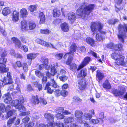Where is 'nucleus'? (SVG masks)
<instances>
[{
	"instance_id": "f257e3e1",
	"label": "nucleus",
	"mask_w": 127,
	"mask_h": 127,
	"mask_svg": "<svg viewBox=\"0 0 127 127\" xmlns=\"http://www.w3.org/2000/svg\"><path fill=\"white\" fill-rule=\"evenodd\" d=\"M103 26V24L99 21L92 22L91 23L90 28L92 31L99 32L96 33L95 36L96 39L98 41H100L104 39L106 32L102 30Z\"/></svg>"
},
{
	"instance_id": "f03ea898",
	"label": "nucleus",
	"mask_w": 127,
	"mask_h": 127,
	"mask_svg": "<svg viewBox=\"0 0 127 127\" xmlns=\"http://www.w3.org/2000/svg\"><path fill=\"white\" fill-rule=\"evenodd\" d=\"M94 8L93 4H90L87 5L85 3H83L77 10V13L79 16L84 18L86 15L90 13Z\"/></svg>"
},
{
	"instance_id": "7ed1b4c3",
	"label": "nucleus",
	"mask_w": 127,
	"mask_h": 127,
	"mask_svg": "<svg viewBox=\"0 0 127 127\" xmlns=\"http://www.w3.org/2000/svg\"><path fill=\"white\" fill-rule=\"evenodd\" d=\"M119 33L118 35V37L120 41L123 42L124 39L126 37L125 32H127V25L126 24H124L123 25H119Z\"/></svg>"
},
{
	"instance_id": "20e7f679",
	"label": "nucleus",
	"mask_w": 127,
	"mask_h": 127,
	"mask_svg": "<svg viewBox=\"0 0 127 127\" xmlns=\"http://www.w3.org/2000/svg\"><path fill=\"white\" fill-rule=\"evenodd\" d=\"M77 49V47L75 44L74 43H72L70 47V52L66 53L64 55V58H66L67 56H69L66 62V64L67 65H69L73 59L72 55H71L70 53H73L74 52H75Z\"/></svg>"
},
{
	"instance_id": "39448f33",
	"label": "nucleus",
	"mask_w": 127,
	"mask_h": 127,
	"mask_svg": "<svg viewBox=\"0 0 127 127\" xmlns=\"http://www.w3.org/2000/svg\"><path fill=\"white\" fill-rule=\"evenodd\" d=\"M11 104L12 106H15L16 108L18 109L20 112L25 111L26 110V109L23 105L22 103H20L18 100H12L11 103Z\"/></svg>"
},
{
	"instance_id": "423d86ee",
	"label": "nucleus",
	"mask_w": 127,
	"mask_h": 127,
	"mask_svg": "<svg viewBox=\"0 0 127 127\" xmlns=\"http://www.w3.org/2000/svg\"><path fill=\"white\" fill-rule=\"evenodd\" d=\"M126 92L125 89L124 87L119 86L118 89H115L112 91V93L115 96H120L123 95Z\"/></svg>"
},
{
	"instance_id": "0eeeda50",
	"label": "nucleus",
	"mask_w": 127,
	"mask_h": 127,
	"mask_svg": "<svg viewBox=\"0 0 127 127\" xmlns=\"http://www.w3.org/2000/svg\"><path fill=\"white\" fill-rule=\"evenodd\" d=\"M7 61V59L6 58H0V67L2 69H3L4 72H1L3 73L6 72L8 71V69L7 68H5V64L6 63Z\"/></svg>"
},
{
	"instance_id": "6e6552de",
	"label": "nucleus",
	"mask_w": 127,
	"mask_h": 127,
	"mask_svg": "<svg viewBox=\"0 0 127 127\" xmlns=\"http://www.w3.org/2000/svg\"><path fill=\"white\" fill-rule=\"evenodd\" d=\"M83 114V113L82 111L79 110L75 111L74 113L75 117L80 123H82L83 122L82 120Z\"/></svg>"
},
{
	"instance_id": "1a4fd4ad",
	"label": "nucleus",
	"mask_w": 127,
	"mask_h": 127,
	"mask_svg": "<svg viewBox=\"0 0 127 127\" xmlns=\"http://www.w3.org/2000/svg\"><path fill=\"white\" fill-rule=\"evenodd\" d=\"M91 59L89 57H87L85 58L84 61L82 62L81 64L78 67L77 70H79L84 67L87 64L90 62Z\"/></svg>"
},
{
	"instance_id": "9d476101",
	"label": "nucleus",
	"mask_w": 127,
	"mask_h": 127,
	"mask_svg": "<svg viewBox=\"0 0 127 127\" xmlns=\"http://www.w3.org/2000/svg\"><path fill=\"white\" fill-rule=\"evenodd\" d=\"M79 88L81 90H83L87 86L85 80L82 79L79 80L78 82Z\"/></svg>"
},
{
	"instance_id": "9b49d317",
	"label": "nucleus",
	"mask_w": 127,
	"mask_h": 127,
	"mask_svg": "<svg viewBox=\"0 0 127 127\" xmlns=\"http://www.w3.org/2000/svg\"><path fill=\"white\" fill-rule=\"evenodd\" d=\"M36 41L38 43L46 47H48L51 46L53 48H55L50 43H49L43 40L39 39H36Z\"/></svg>"
},
{
	"instance_id": "f8f14e48",
	"label": "nucleus",
	"mask_w": 127,
	"mask_h": 127,
	"mask_svg": "<svg viewBox=\"0 0 127 127\" xmlns=\"http://www.w3.org/2000/svg\"><path fill=\"white\" fill-rule=\"evenodd\" d=\"M12 83V79L4 77L3 81L0 80V86H3L5 85H7L8 84H11Z\"/></svg>"
},
{
	"instance_id": "ddd939ff",
	"label": "nucleus",
	"mask_w": 127,
	"mask_h": 127,
	"mask_svg": "<svg viewBox=\"0 0 127 127\" xmlns=\"http://www.w3.org/2000/svg\"><path fill=\"white\" fill-rule=\"evenodd\" d=\"M44 116L48 121L51 122H54V116L53 114L49 113H46L44 114Z\"/></svg>"
},
{
	"instance_id": "4468645a",
	"label": "nucleus",
	"mask_w": 127,
	"mask_h": 127,
	"mask_svg": "<svg viewBox=\"0 0 127 127\" xmlns=\"http://www.w3.org/2000/svg\"><path fill=\"white\" fill-rule=\"evenodd\" d=\"M30 101L33 105L38 104L39 102V101L37 95L32 96L30 100Z\"/></svg>"
},
{
	"instance_id": "2eb2a0df",
	"label": "nucleus",
	"mask_w": 127,
	"mask_h": 127,
	"mask_svg": "<svg viewBox=\"0 0 127 127\" xmlns=\"http://www.w3.org/2000/svg\"><path fill=\"white\" fill-rule=\"evenodd\" d=\"M38 55V53H31L28 54L27 55V59L30 61V65L31 63L32 60L34 59Z\"/></svg>"
},
{
	"instance_id": "dca6fc26",
	"label": "nucleus",
	"mask_w": 127,
	"mask_h": 127,
	"mask_svg": "<svg viewBox=\"0 0 127 127\" xmlns=\"http://www.w3.org/2000/svg\"><path fill=\"white\" fill-rule=\"evenodd\" d=\"M41 62L43 64L45 65V68L46 69H49L50 68V65L48 66V59L44 57H42L41 58Z\"/></svg>"
},
{
	"instance_id": "f3484780",
	"label": "nucleus",
	"mask_w": 127,
	"mask_h": 127,
	"mask_svg": "<svg viewBox=\"0 0 127 127\" xmlns=\"http://www.w3.org/2000/svg\"><path fill=\"white\" fill-rule=\"evenodd\" d=\"M12 20L14 22L17 21L19 18V13L16 10L14 11L12 13Z\"/></svg>"
},
{
	"instance_id": "a211bd4d",
	"label": "nucleus",
	"mask_w": 127,
	"mask_h": 127,
	"mask_svg": "<svg viewBox=\"0 0 127 127\" xmlns=\"http://www.w3.org/2000/svg\"><path fill=\"white\" fill-rule=\"evenodd\" d=\"M61 28L63 31L66 32L68 31L69 26L67 23L64 22L61 24Z\"/></svg>"
},
{
	"instance_id": "6ab92c4d",
	"label": "nucleus",
	"mask_w": 127,
	"mask_h": 127,
	"mask_svg": "<svg viewBox=\"0 0 127 127\" xmlns=\"http://www.w3.org/2000/svg\"><path fill=\"white\" fill-rule=\"evenodd\" d=\"M68 20L72 22L74 21L76 19L75 14L73 12H70L68 13Z\"/></svg>"
},
{
	"instance_id": "aec40b11",
	"label": "nucleus",
	"mask_w": 127,
	"mask_h": 127,
	"mask_svg": "<svg viewBox=\"0 0 127 127\" xmlns=\"http://www.w3.org/2000/svg\"><path fill=\"white\" fill-rule=\"evenodd\" d=\"M116 3L115 5V10L117 12H118V11L121 9H123V7H120V4L121 3L122 1V0H116Z\"/></svg>"
},
{
	"instance_id": "412c9836",
	"label": "nucleus",
	"mask_w": 127,
	"mask_h": 127,
	"mask_svg": "<svg viewBox=\"0 0 127 127\" xmlns=\"http://www.w3.org/2000/svg\"><path fill=\"white\" fill-rule=\"evenodd\" d=\"M87 75V69H84L81 71L80 73L77 75L78 78H82L85 77Z\"/></svg>"
},
{
	"instance_id": "4be33fe9",
	"label": "nucleus",
	"mask_w": 127,
	"mask_h": 127,
	"mask_svg": "<svg viewBox=\"0 0 127 127\" xmlns=\"http://www.w3.org/2000/svg\"><path fill=\"white\" fill-rule=\"evenodd\" d=\"M12 40L15 44V47L17 48H20L21 47V42L17 38L15 37H14L12 38Z\"/></svg>"
},
{
	"instance_id": "5701e85b",
	"label": "nucleus",
	"mask_w": 127,
	"mask_h": 127,
	"mask_svg": "<svg viewBox=\"0 0 127 127\" xmlns=\"http://www.w3.org/2000/svg\"><path fill=\"white\" fill-rule=\"evenodd\" d=\"M125 57L124 56H122L121 57L118 58L116 60V65H123L124 63V60Z\"/></svg>"
},
{
	"instance_id": "b1692460",
	"label": "nucleus",
	"mask_w": 127,
	"mask_h": 127,
	"mask_svg": "<svg viewBox=\"0 0 127 127\" xmlns=\"http://www.w3.org/2000/svg\"><path fill=\"white\" fill-rule=\"evenodd\" d=\"M28 26L26 21L24 20L21 22V28L22 31L26 30L28 29Z\"/></svg>"
},
{
	"instance_id": "393cba45",
	"label": "nucleus",
	"mask_w": 127,
	"mask_h": 127,
	"mask_svg": "<svg viewBox=\"0 0 127 127\" xmlns=\"http://www.w3.org/2000/svg\"><path fill=\"white\" fill-rule=\"evenodd\" d=\"M74 121V119L73 117H68L65 118L64 120V123H72Z\"/></svg>"
},
{
	"instance_id": "a878e982",
	"label": "nucleus",
	"mask_w": 127,
	"mask_h": 127,
	"mask_svg": "<svg viewBox=\"0 0 127 127\" xmlns=\"http://www.w3.org/2000/svg\"><path fill=\"white\" fill-rule=\"evenodd\" d=\"M87 42L92 46L95 45V40L92 38L90 37L87 38L86 40Z\"/></svg>"
},
{
	"instance_id": "bb28decb",
	"label": "nucleus",
	"mask_w": 127,
	"mask_h": 127,
	"mask_svg": "<svg viewBox=\"0 0 127 127\" xmlns=\"http://www.w3.org/2000/svg\"><path fill=\"white\" fill-rule=\"evenodd\" d=\"M103 87L106 89H110L111 88V86L108 80H105L102 85Z\"/></svg>"
},
{
	"instance_id": "cd10ccee",
	"label": "nucleus",
	"mask_w": 127,
	"mask_h": 127,
	"mask_svg": "<svg viewBox=\"0 0 127 127\" xmlns=\"http://www.w3.org/2000/svg\"><path fill=\"white\" fill-rule=\"evenodd\" d=\"M122 56V55L119 53L117 52L113 53L111 55V58L116 60L118 58L121 57Z\"/></svg>"
},
{
	"instance_id": "c85d7f7f",
	"label": "nucleus",
	"mask_w": 127,
	"mask_h": 127,
	"mask_svg": "<svg viewBox=\"0 0 127 127\" xmlns=\"http://www.w3.org/2000/svg\"><path fill=\"white\" fill-rule=\"evenodd\" d=\"M11 12V10L9 7L3 8L2 10V14L4 16H6Z\"/></svg>"
},
{
	"instance_id": "c756f323",
	"label": "nucleus",
	"mask_w": 127,
	"mask_h": 127,
	"mask_svg": "<svg viewBox=\"0 0 127 127\" xmlns=\"http://www.w3.org/2000/svg\"><path fill=\"white\" fill-rule=\"evenodd\" d=\"M50 86V84L49 82L47 83L46 84L45 90H47V93L49 94H52L53 92V91L49 87Z\"/></svg>"
},
{
	"instance_id": "7c9ffc66",
	"label": "nucleus",
	"mask_w": 127,
	"mask_h": 127,
	"mask_svg": "<svg viewBox=\"0 0 127 127\" xmlns=\"http://www.w3.org/2000/svg\"><path fill=\"white\" fill-rule=\"evenodd\" d=\"M96 76L97 78V79L99 82L102 80L104 77L103 74L101 73L99 70L97 71Z\"/></svg>"
},
{
	"instance_id": "2f4dec72",
	"label": "nucleus",
	"mask_w": 127,
	"mask_h": 127,
	"mask_svg": "<svg viewBox=\"0 0 127 127\" xmlns=\"http://www.w3.org/2000/svg\"><path fill=\"white\" fill-rule=\"evenodd\" d=\"M5 97L4 101L7 103H10V101L11 100L12 98L10 97V94L9 93H7L5 95Z\"/></svg>"
},
{
	"instance_id": "473e14b6",
	"label": "nucleus",
	"mask_w": 127,
	"mask_h": 127,
	"mask_svg": "<svg viewBox=\"0 0 127 127\" xmlns=\"http://www.w3.org/2000/svg\"><path fill=\"white\" fill-rule=\"evenodd\" d=\"M20 12L21 16L22 17H26L28 15V12L26 9L24 8H22L20 10Z\"/></svg>"
},
{
	"instance_id": "72a5a7b5",
	"label": "nucleus",
	"mask_w": 127,
	"mask_h": 127,
	"mask_svg": "<svg viewBox=\"0 0 127 127\" xmlns=\"http://www.w3.org/2000/svg\"><path fill=\"white\" fill-rule=\"evenodd\" d=\"M39 18L40 19V24L44 23L45 20V15L42 12L40 13Z\"/></svg>"
},
{
	"instance_id": "f704fd0d",
	"label": "nucleus",
	"mask_w": 127,
	"mask_h": 127,
	"mask_svg": "<svg viewBox=\"0 0 127 127\" xmlns=\"http://www.w3.org/2000/svg\"><path fill=\"white\" fill-rule=\"evenodd\" d=\"M60 14L61 13L58 10L55 9L53 10V15L54 17H59Z\"/></svg>"
},
{
	"instance_id": "c9c22d12",
	"label": "nucleus",
	"mask_w": 127,
	"mask_h": 127,
	"mask_svg": "<svg viewBox=\"0 0 127 127\" xmlns=\"http://www.w3.org/2000/svg\"><path fill=\"white\" fill-rule=\"evenodd\" d=\"M13 124L15 125H18L20 122V119L19 118H16V117H14L12 118Z\"/></svg>"
},
{
	"instance_id": "e433bc0d",
	"label": "nucleus",
	"mask_w": 127,
	"mask_h": 127,
	"mask_svg": "<svg viewBox=\"0 0 127 127\" xmlns=\"http://www.w3.org/2000/svg\"><path fill=\"white\" fill-rule=\"evenodd\" d=\"M83 116L87 120H90L92 117V114L87 113H84Z\"/></svg>"
},
{
	"instance_id": "4c0bfd02",
	"label": "nucleus",
	"mask_w": 127,
	"mask_h": 127,
	"mask_svg": "<svg viewBox=\"0 0 127 127\" xmlns=\"http://www.w3.org/2000/svg\"><path fill=\"white\" fill-rule=\"evenodd\" d=\"M50 84L54 88H57L58 87V85L53 79H51V84Z\"/></svg>"
},
{
	"instance_id": "58836bf2",
	"label": "nucleus",
	"mask_w": 127,
	"mask_h": 127,
	"mask_svg": "<svg viewBox=\"0 0 127 127\" xmlns=\"http://www.w3.org/2000/svg\"><path fill=\"white\" fill-rule=\"evenodd\" d=\"M50 84L54 88H57L58 87V85L53 79H51V84Z\"/></svg>"
},
{
	"instance_id": "ea45409f",
	"label": "nucleus",
	"mask_w": 127,
	"mask_h": 127,
	"mask_svg": "<svg viewBox=\"0 0 127 127\" xmlns=\"http://www.w3.org/2000/svg\"><path fill=\"white\" fill-rule=\"evenodd\" d=\"M64 110V108L63 107H59L57 108L55 110V112L57 113V114L61 113Z\"/></svg>"
},
{
	"instance_id": "a19ab883",
	"label": "nucleus",
	"mask_w": 127,
	"mask_h": 127,
	"mask_svg": "<svg viewBox=\"0 0 127 127\" xmlns=\"http://www.w3.org/2000/svg\"><path fill=\"white\" fill-rule=\"evenodd\" d=\"M15 111L14 110H12L8 112L7 114V117L8 118L10 117L11 116L13 115H15Z\"/></svg>"
},
{
	"instance_id": "79ce46f5",
	"label": "nucleus",
	"mask_w": 127,
	"mask_h": 127,
	"mask_svg": "<svg viewBox=\"0 0 127 127\" xmlns=\"http://www.w3.org/2000/svg\"><path fill=\"white\" fill-rule=\"evenodd\" d=\"M35 24L34 23L32 22L29 23V27L30 30H32L33 29L35 28Z\"/></svg>"
},
{
	"instance_id": "37998d69",
	"label": "nucleus",
	"mask_w": 127,
	"mask_h": 127,
	"mask_svg": "<svg viewBox=\"0 0 127 127\" xmlns=\"http://www.w3.org/2000/svg\"><path fill=\"white\" fill-rule=\"evenodd\" d=\"M50 68H51V72L52 76H53L57 73L56 69H55L54 67L53 66L52 67H51L50 66Z\"/></svg>"
},
{
	"instance_id": "c03bdc74",
	"label": "nucleus",
	"mask_w": 127,
	"mask_h": 127,
	"mask_svg": "<svg viewBox=\"0 0 127 127\" xmlns=\"http://www.w3.org/2000/svg\"><path fill=\"white\" fill-rule=\"evenodd\" d=\"M35 74L37 77L39 78L44 76L43 74L42 73L38 70H36L35 71Z\"/></svg>"
},
{
	"instance_id": "a18cd8bd",
	"label": "nucleus",
	"mask_w": 127,
	"mask_h": 127,
	"mask_svg": "<svg viewBox=\"0 0 127 127\" xmlns=\"http://www.w3.org/2000/svg\"><path fill=\"white\" fill-rule=\"evenodd\" d=\"M22 67L23 69L25 72H27L28 70V65L26 63H24L23 64Z\"/></svg>"
},
{
	"instance_id": "49530a36",
	"label": "nucleus",
	"mask_w": 127,
	"mask_h": 127,
	"mask_svg": "<svg viewBox=\"0 0 127 127\" xmlns=\"http://www.w3.org/2000/svg\"><path fill=\"white\" fill-rule=\"evenodd\" d=\"M6 52L2 49H0V55L1 57H5L7 55Z\"/></svg>"
},
{
	"instance_id": "de8ad7c7",
	"label": "nucleus",
	"mask_w": 127,
	"mask_h": 127,
	"mask_svg": "<svg viewBox=\"0 0 127 127\" xmlns=\"http://www.w3.org/2000/svg\"><path fill=\"white\" fill-rule=\"evenodd\" d=\"M70 69L72 71H74L77 68V65L74 63H72L70 65Z\"/></svg>"
},
{
	"instance_id": "09e8293b",
	"label": "nucleus",
	"mask_w": 127,
	"mask_h": 127,
	"mask_svg": "<svg viewBox=\"0 0 127 127\" xmlns=\"http://www.w3.org/2000/svg\"><path fill=\"white\" fill-rule=\"evenodd\" d=\"M12 124H13L12 118H10L9 119L7 122V126L8 127H10L11 126Z\"/></svg>"
},
{
	"instance_id": "8fccbe9b",
	"label": "nucleus",
	"mask_w": 127,
	"mask_h": 127,
	"mask_svg": "<svg viewBox=\"0 0 127 127\" xmlns=\"http://www.w3.org/2000/svg\"><path fill=\"white\" fill-rule=\"evenodd\" d=\"M36 7L35 5H31L29 7V10L32 12L35 10L36 9Z\"/></svg>"
},
{
	"instance_id": "3c124183",
	"label": "nucleus",
	"mask_w": 127,
	"mask_h": 127,
	"mask_svg": "<svg viewBox=\"0 0 127 127\" xmlns=\"http://www.w3.org/2000/svg\"><path fill=\"white\" fill-rule=\"evenodd\" d=\"M56 117L59 119H63L64 118L65 116L63 114L61 113H59L57 114L56 115Z\"/></svg>"
},
{
	"instance_id": "603ef678",
	"label": "nucleus",
	"mask_w": 127,
	"mask_h": 127,
	"mask_svg": "<svg viewBox=\"0 0 127 127\" xmlns=\"http://www.w3.org/2000/svg\"><path fill=\"white\" fill-rule=\"evenodd\" d=\"M55 125L59 127H64V124L58 121L56 122L54 124Z\"/></svg>"
},
{
	"instance_id": "864d4df0",
	"label": "nucleus",
	"mask_w": 127,
	"mask_h": 127,
	"mask_svg": "<svg viewBox=\"0 0 127 127\" xmlns=\"http://www.w3.org/2000/svg\"><path fill=\"white\" fill-rule=\"evenodd\" d=\"M30 119L29 117L26 116L25 117L23 118L22 120V122L24 123L27 124L28 122L29 121Z\"/></svg>"
},
{
	"instance_id": "5fc2aeb1",
	"label": "nucleus",
	"mask_w": 127,
	"mask_h": 127,
	"mask_svg": "<svg viewBox=\"0 0 127 127\" xmlns=\"http://www.w3.org/2000/svg\"><path fill=\"white\" fill-rule=\"evenodd\" d=\"M59 79L60 80L64 82L67 80L68 79V77L65 75H63L59 77Z\"/></svg>"
},
{
	"instance_id": "6e6d98bb",
	"label": "nucleus",
	"mask_w": 127,
	"mask_h": 127,
	"mask_svg": "<svg viewBox=\"0 0 127 127\" xmlns=\"http://www.w3.org/2000/svg\"><path fill=\"white\" fill-rule=\"evenodd\" d=\"M63 56V54L62 53H59L56 54L55 55L56 58L58 59H61Z\"/></svg>"
},
{
	"instance_id": "4d7b16f0",
	"label": "nucleus",
	"mask_w": 127,
	"mask_h": 127,
	"mask_svg": "<svg viewBox=\"0 0 127 127\" xmlns=\"http://www.w3.org/2000/svg\"><path fill=\"white\" fill-rule=\"evenodd\" d=\"M0 110L3 112H5L6 111L5 108L3 104H0Z\"/></svg>"
},
{
	"instance_id": "13d9d810",
	"label": "nucleus",
	"mask_w": 127,
	"mask_h": 127,
	"mask_svg": "<svg viewBox=\"0 0 127 127\" xmlns=\"http://www.w3.org/2000/svg\"><path fill=\"white\" fill-rule=\"evenodd\" d=\"M40 32L41 33L48 34L49 33V31L48 29L41 30Z\"/></svg>"
},
{
	"instance_id": "bf43d9fd",
	"label": "nucleus",
	"mask_w": 127,
	"mask_h": 127,
	"mask_svg": "<svg viewBox=\"0 0 127 127\" xmlns=\"http://www.w3.org/2000/svg\"><path fill=\"white\" fill-rule=\"evenodd\" d=\"M66 72L64 70L61 69H59L57 71L58 74L64 75L65 74Z\"/></svg>"
},
{
	"instance_id": "052dcab7",
	"label": "nucleus",
	"mask_w": 127,
	"mask_h": 127,
	"mask_svg": "<svg viewBox=\"0 0 127 127\" xmlns=\"http://www.w3.org/2000/svg\"><path fill=\"white\" fill-rule=\"evenodd\" d=\"M118 21V20L117 19H113L109 20L108 22L109 23L111 24H114Z\"/></svg>"
},
{
	"instance_id": "680f3d73",
	"label": "nucleus",
	"mask_w": 127,
	"mask_h": 127,
	"mask_svg": "<svg viewBox=\"0 0 127 127\" xmlns=\"http://www.w3.org/2000/svg\"><path fill=\"white\" fill-rule=\"evenodd\" d=\"M0 31L3 35L5 36L6 35V32L4 28L2 27H0Z\"/></svg>"
},
{
	"instance_id": "e2e57ef3",
	"label": "nucleus",
	"mask_w": 127,
	"mask_h": 127,
	"mask_svg": "<svg viewBox=\"0 0 127 127\" xmlns=\"http://www.w3.org/2000/svg\"><path fill=\"white\" fill-rule=\"evenodd\" d=\"M30 114V111H28L26 112H24L20 113V116H24L28 115Z\"/></svg>"
},
{
	"instance_id": "0e129e2a",
	"label": "nucleus",
	"mask_w": 127,
	"mask_h": 127,
	"mask_svg": "<svg viewBox=\"0 0 127 127\" xmlns=\"http://www.w3.org/2000/svg\"><path fill=\"white\" fill-rule=\"evenodd\" d=\"M61 91L59 89H57L54 92L55 95L56 96H58L60 95H61Z\"/></svg>"
},
{
	"instance_id": "69168bd1",
	"label": "nucleus",
	"mask_w": 127,
	"mask_h": 127,
	"mask_svg": "<svg viewBox=\"0 0 127 127\" xmlns=\"http://www.w3.org/2000/svg\"><path fill=\"white\" fill-rule=\"evenodd\" d=\"M67 92L66 91H65L64 90H63L61 91V95H62L64 96H65L67 95Z\"/></svg>"
},
{
	"instance_id": "338daca9",
	"label": "nucleus",
	"mask_w": 127,
	"mask_h": 127,
	"mask_svg": "<svg viewBox=\"0 0 127 127\" xmlns=\"http://www.w3.org/2000/svg\"><path fill=\"white\" fill-rule=\"evenodd\" d=\"M89 53L92 54L94 57L96 58H97L99 57L97 55V54L93 51H92L91 50Z\"/></svg>"
},
{
	"instance_id": "774afa93",
	"label": "nucleus",
	"mask_w": 127,
	"mask_h": 127,
	"mask_svg": "<svg viewBox=\"0 0 127 127\" xmlns=\"http://www.w3.org/2000/svg\"><path fill=\"white\" fill-rule=\"evenodd\" d=\"M99 118L96 119H92L91 120V122H92V123L94 124L98 123L99 122Z\"/></svg>"
}]
</instances>
